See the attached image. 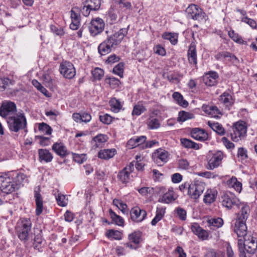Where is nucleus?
<instances>
[{
    "label": "nucleus",
    "instance_id": "f257e3e1",
    "mask_svg": "<svg viewBox=\"0 0 257 257\" xmlns=\"http://www.w3.org/2000/svg\"><path fill=\"white\" fill-rule=\"evenodd\" d=\"M127 28L120 29L112 35L108 36L107 38L99 44L98 51L101 55H105L115 50L127 34Z\"/></svg>",
    "mask_w": 257,
    "mask_h": 257
},
{
    "label": "nucleus",
    "instance_id": "f03ea898",
    "mask_svg": "<svg viewBox=\"0 0 257 257\" xmlns=\"http://www.w3.org/2000/svg\"><path fill=\"white\" fill-rule=\"evenodd\" d=\"M25 176L23 174H18L16 180L7 175L0 176V189L6 194H10L17 190Z\"/></svg>",
    "mask_w": 257,
    "mask_h": 257
},
{
    "label": "nucleus",
    "instance_id": "7ed1b4c3",
    "mask_svg": "<svg viewBox=\"0 0 257 257\" xmlns=\"http://www.w3.org/2000/svg\"><path fill=\"white\" fill-rule=\"evenodd\" d=\"M9 130L11 132L18 133L27 127V121L24 112H19L7 119Z\"/></svg>",
    "mask_w": 257,
    "mask_h": 257
},
{
    "label": "nucleus",
    "instance_id": "20e7f679",
    "mask_svg": "<svg viewBox=\"0 0 257 257\" xmlns=\"http://www.w3.org/2000/svg\"><path fill=\"white\" fill-rule=\"evenodd\" d=\"M237 246L238 251L253 255L257 250V239L251 235L244 236L243 240H238Z\"/></svg>",
    "mask_w": 257,
    "mask_h": 257
},
{
    "label": "nucleus",
    "instance_id": "39448f33",
    "mask_svg": "<svg viewBox=\"0 0 257 257\" xmlns=\"http://www.w3.org/2000/svg\"><path fill=\"white\" fill-rule=\"evenodd\" d=\"M32 222L29 218H22L18 222L16 227L19 238L22 241L26 242L31 237Z\"/></svg>",
    "mask_w": 257,
    "mask_h": 257
},
{
    "label": "nucleus",
    "instance_id": "423d86ee",
    "mask_svg": "<svg viewBox=\"0 0 257 257\" xmlns=\"http://www.w3.org/2000/svg\"><path fill=\"white\" fill-rule=\"evenodd\" d=\"M247 127L243 121H238L234 124L230 133L231 140L233 142H238L241 140L246 134Z\"/></svg>",
    "mask_w": 257,
    "mask_h": 257
},
{
    "label": "nucleus",
    "instance_id": "0eeeda50",
    "mask_svg": "<svg viewBox=\"0 0 257 257\" xmlns=\"http://www.w3.org/2000/svg\"><path fill=\"white\" fill-rule=\"evenodd\" d=\"M187 17L193 20L201 21L205 19L206 14L196 5H189L186 10Z\"/></svg>",
    "mask_w": 257,
    "mask_h": 257
},
{
    "label": "nucleus",
    "instance_id": "6e6552de",
    "mask_svg": "<svg viewBox=\"0 0 257 257\" xmlns=\"http://www.w3.org/2000/svg\"><path fill=\"white\" fill-rule=\"evenodd\" d=\"M222 205L227 209H231L233 206L239 205V200L230 192H224L221 198Z\"/></svg>",
    "mask_w": 257,
    "mask_h": 257
},
{
    "label": "nucleus",
    "instance_id": "1a4fd4ad",
    "mask_svg": "<svg viewBox=\"0 0 257 257\" xmlns=\"http://www.w3.org/2000/svg\"><path fill=\"white\" fill-rule=\"evenodd\" d=\"M205 189V184L197 181L188 185V194L192 199H197L202 194Z\"/></svg>",
    "mask_w": 257,
    "mask_h": 257
},
{
    "label": "nucleus",
    "instance_id": "9d476101",
    "mask_svg": "<svg viewBox=\"0 0 257 257\" xmlns=\"http://www.w3.org/2000/svg\"><path fill=\"white\" fill-rule=\"evenodd\" d=\"M16 104L11 101H4L0 107V115L8 119L17 113Z\"/></svg>",
    "mask_w": 257,
    "mask_h": 257
},
{
    "label": "nucleus",
    "instance_id": "9b49d317",
    "mask_svg": "<svg viewBox=\"0 0 257 257\" xmlns=\"http://www.w3.org/2000/svg\"><path fill=\"white\" fill-rule=\"evenodd\" d=\"M59 70L60 73L67 79H72L76 74L75 69L73 65L69 62H62Z\"/></svg>",
    "mask_w": 257,
    "mask_h": 257
},
{
    "label": "nucleus",
    "instance_id": "f8f14e48",
    "mask_svg": "<svg viewBox=\"0 0 257 257\" xmlns=\"http://www.w3.org/2000/svg\"><path fill=\"white\" fill-rule=\"evenodd\" d=\"M152 158L155 163L159 166H162L168 162L169 153L165 150L159 149L153 153Z\"/></svg>",
    "mask_w": 257,
    "mask_h": 257
},
{
    "label": "nucleus",
    "instance_id": "ddd939ff",
    "mask_svg": "<svg viewBox=\"0 0 257 257\" xmlns=\"http://www.w3.org/2000/svg\"><path fill=\"white\" fill-rule=\"evenodd\" d=\"M104 23L102 19L96 18L92 20L89 26V32L91 36L94 37L101 33L104 28Z\"/></svg>",
    "mask_w": 257,
    "mask_h": 257
},
{
    "label": "nucleus",
    "instance_id": "4468645a",
    "mask_svg": "<svg viewBox=\"0 0 257 257\" xmlns=\"http://www.w3.org/2000/svg\"><path fill=\"white\" fill-rule=\"evenodd\" d=\"M223 154L221 151H217L213 154L208 162L207 169L213 170L218 167L221 163Z\"/></svg>",
    "mask_w": 257,
    "mask_h": 257
},
{
    "label": "nucleus",
    "instance_id": "2eb2a0df",
    "mask_svg": "<svg viewBox=\"0 0 257 257\" xmlns=\"http://www.w3.org/2000/svg\"><path fill=\"white\" fill-rule=\"evenodd\" d=\"M131 219L135 222H140L143 221L146 216L147 212L143 209H141L138 207H135L131 210Z\"/></svg>",
    "mask_w": 257,
    "mask_h": 257
},
{
    "label": "nucleus",
    "instance_id": "dca6fc26",
    "mask_svg": "<svg viewBox=\"0 0 257 257\" xmlns=\"http://www.w3.org/2000/svg\"><path fill=\"white\" fill-rule=\"evenodd\" d=\"M80 9L78 7H74L71 11V18L72 22L70 25V28L72 30L78 29L80 20Z\"/></svg>",
    "mask_w": 257,
    "mask_h": 257
},
{
    "label": "nucleus",
    "instance_id": "f3484780",
    "mask_svg": "<svg viewBox=\"0 0 257 257\" xmlns=\"http://www.w3.org/2000/svg\"><path fill=\"white\" fill-rule=\"evenodd\" d=\"M40 187L38 186L34 190V197L36 204V213L37 215H40L43 210V201L40 194Z\"/></svg>",
    "mask_w": 257,
    "mask_h": 257
},
{
    "label": "nucleus",
    "instance_id": "a211bd4d",
    "mask_svg": "<svg viewBox=\"0 0 257 257\" xmlns=\"http://www.w3.org/2000/svg\"><path fill=\"white\" fill-rule=\"evenodd\" d=\"M238 206L240 210L237 214L236 220L246 222L250 214L249 207L248 205L243 203H239Z\"/></svg>",
    "mask_w": 257,
    "mask_h": 257
},
{
    "label": "nucleus",
    "instance_id": "6ab92c4d",
    "mask_svg": "<svg viewBox=\"0 0 257 257\" xmlns=\"http://www.w3.org/2000/svg\"><path fill=\"white\" fill-rule=\"evenodd\" d=\"M141 233L140 232H134L128 235L129 242L124 245L130 248H136V245L141 241Z\"/></svg>",
    "mask_w": 257,
    "mask_h": 257
},
{
    "label": "nucleus",
    "instance_id": "aec40b11",
    "mask_svg": "<svg viewBox=\"0 0 257 257\" xmlns=\"http://www.w3.org/2000/svg\"><path fill=\"white\" fill-rule=\"evenodd\" d=\"M191 137L198 141H205L208 138L207 133L203 129L200 128H194L191 131Z\"/></svg>",
    "mask_w": 257,
    "mask_h": 257
},
{
    "label": "nucleus",
    "instance_id": "412c9836",
    "mask_svg": "<svg viewBox=\"0 0 257 257\" xmlns=\"http://www.w3.org/2000/svg\"><path fill=\"white\" fill-rule=\"evenodd\" d=\"M234 231L238 237H243L248 236L247 234V227L245 222L236 220L234 227Z\"/></svg>",
    "mask_w": 257,
    "mask_h": 257
},
{
    "label": "nucleus",
    "instance_id": "4be33fe9",
    "mask_svg": "<svg viewBox=\"0 0 257 257\" xmlns=\"http://www.w3.org/2000/svg\"><path fill=\"white\" fill-rule=\"evenodd\" d=\"M218 78V74L215 72L211 71L203 76V81L205 85L212 86L216 84Z\"/></svg>",
    "mask_w": 257,
    "mask_h": 257
},
{
    "label": "nucleus",
    "instance_id": "5701e85b",
    "mask_svg": "<svg viewBox=\"0 0 257 257\" xmlns=\"http://www.w3.org/2000/svg\"><path fill=\"white\" fill-rule=\"evenodd\" d=\"M217 195V191L215 189H207L204 196L203 202L206 204H211L215 201Z\"/></svg>",
    "mask_w": 257,
    "mask_h": 257
},
{
    "label": "nucleus",
    "instance_id": "b1692460",
    "mask_svg": "<svg viewBox=\"0 0 257 257\" xmlns=\"http://www.w3.org/2000/svg\"><path fill=\"white\" fill-rule=\"evenodd\" d=\"M188 59L189 62L191 64H193L195 66L197 65V52L196 46L194 43H192L189 46L188 51Z\"/></svg>",
    "mask_w": 257,
    "mask_h": 257
},
{
    "label": "nucleus",
    "instance_id": "393cba45",
    "mask_svg": "<svg viewBox=\"0 0 257 257\" xmlns=\"http://www.w3.org/2000/svg\"><path fill=\"white\" fill-rule=\"evenodd\" d=\"M52 149L58 155L62 158L69 154L66 147L62 143H54Z\"/></svg>",
    "mask_w": 257,
    "mask_h": 257
},
{
    "label": "nucleus",
    "instance_id": "a878e982",
    "mask_svg": "<svg viewBox=\"0 0 257 257\" xmlns=\"http://www.w3.org/2000/svg\"><path fill=\"white\" fill-rule=\"evenodd\" d=\"M116 153L115 149H104L100 150L98 154V157L101 159L108 160L112 158Z\"/></svg>",
    "mask_w": 257,
    "mask_h": 257
},
{
    "label": "nucleus",
    "instance_id": "bb28decb",
    "mask_svg": "<svg viewBox=\"0 0 257 257\" xmlns=\"http://www.w3.org/2000/svg\"><path fill=\"white\" fill-rule=\"evenodd\" d=\"M39 155L40 161L46 163L51 162L53 158L52 154L46 149L39 150Z\"/></svg>",
    "mask_w": 257,
    "mask_h": 257
},
{
    "label": "nucleus",
    "instance_id": "cd10ccee",
    "mask_svg": "<svg viewBox=\"0 0 257 257\" xmlns=\"http://www.w3.org/2000/svg\"><path fill=\"white\" fill-rule=\"evenodd\" d=\"M174 200L173 191L169 190L163 195L160 196L158 201L161 203H169Z\"/></svg>",
    "mask_w": 257,
    "mask_h": 257
},
{
    "label": "nucleus",
    "instance_id": "c85d7f7f",
    "mask_svg": "<svg viewBox=\"0 0 257 257\" xmlns=\"http://www.w3.org/2000/svg\"><path fill=\"white\" fill-rule=\"evenodd\" d=\"M166 208L164 207H158L156 210L155 217L151 221L152 225H155L160 220H161L165 213Z\"/></svg>",
    "mask_w": 257,
    "mask_h": 257
},
{
    "label": "nucleus",
    "instance_id": "c756f323",
    "mask_svg": "<svg viewBox=\"0 0 257 257\" xmlns=\"http://www.w3.org/2000/svg\"><path fill=\"white\" fill-rule=\"evenodd\" d=\"M227 183L229 187L234 188L238 192H241L242 184L237 180L236 177H232L227 181Z\"/></svg>",
    "mask_w": 257,
    "mask_h": 257
},
{
    "label": "nucleus",
    "instance_id": "7c9ffc66",
    "mask_svg": "<svg viewBox=\"0 0 257 257\" xmlns=\"http://www.w3.org/2000/svg\"><path fill=\"white\" fill-rule=\"evenodd\" d=\"M208 125L214 131L220 136H223L225 134V130L222 125L218 122H212L211 121H208Z\"/></svg>",
    "mask_w": 257,
    "mask_h": 257
},
{
    "label": "nucleus",
    "instance_id": "2f4dec72",
    "mask_svg": "<svg viewBox=\"0 0 257 257\" xmlns=\"http://www.w3.org/2000/svg\"><path fill=\"white\" fill-rule=\"evenodd\" d=\"M111 110L114 112H118L122 107V103L116 98H112L109 101Z\"/></svg>",
    "mask_w": 257,
    "mask_h": 257
},
{
    "label": "nucleus",
    "instance_id": "473e14b6",
    "mask_svg": "<svg viewBox=\"0 0 257 257\" xmlns=\"http://www.w3.org/2000/svg\"><path fill=\"white\" fill-rule=\"evenodd\" d=\"M107 141L106 136L99 134L93 138L92 144L95 148H98Z\"/></svg>",
    "mask_w": 257,
    "mask_h": 257
},
{
    "label": "nucleus",
    "instance_id": "72a5a7b5",
    "mask_svg": "<svg viewBox=\"0 0 257 257\" xmlns=\"http://www.w3.org/2000/svg\"><path fill=\"white\" fill-rule=\"evenodd\" d=\"M204 112L213 117H218V114L220 113L219 110L216 106L208 105L204 107Z\"/></svg>",
    "mask_w": 257,
    "mask_h": 257
},
{
    "label": "nucleus",
    "instance_id": "f704fd0d",
    "mask_svg": "<svg viewBox=\"0 0 257 257\" xmlns=\"http://www.w3.org/2000/svg\"><path fill=\"white\" fill-rule=\"evenodd\" d=\"M180 141L182 145L186 148L194 149L195 150L199 149V145L190 140L183 138L181 139Z\"/></svg>",
    "mask_w": 257,
    "mask_h": 257
},
{
    "label": "nucleus",
    "instance_id": "c9c22d12",
    "mask_svg": "<svg viewBox=\"0 0 257 257\" xmlns=\"http://www.w3.org/2000/svg\"><path fill=\"white\" fill-rule=\"evenodd\" d=\"M45 244V241L42 239L41 233L35 235L33 243L35 249L40 251V249L44 246Z\"/></svg>",
    "mask_w": 257,
    "mask_h": 257
},
{
    "label": "nucleus",
    "instance_id": "e433bc0d",
    "mask_svg": "<svg viewBox=\"0 0 257 257\" xmlns=\"http://www.w3.org/2000/svg\"><path fill=\"white\" fill-rule=\"evenodd\" d=\"M172 97L177 102L180 106L186 107L188 106V102L184 99L183 96L179 92H175L173 93Z\"/></svg>",
    "mask_w": 257,
    "mask_h": 257
},
{
    "label": "nucleus",
    "instance_id": "4c0bfd02",
    "mask_svg": "<svg viewBox=\"0 0 257 257\" xmlns=\"http://www.w3.org/2000/svg\"><path fill=\"white\" fill-rule=\"evenodd\" d=\"M109 215L112 221L117 225L123 226L124 220L122 217L117 215L111 209L109 210Z\"/></svg>",
    "mask_w": 257,
    "mask_h": 257
},
{
    "label": "nucleus",
    "instance_id": "58836bf2",
    "mask_svg": "<svg viewBox=\"0 0 257 257\" xmlns=\"http://www.w3.org/2000/svg\"><path fill=\"white\" fill-rule=\"evenodd\" d=\"M220 100L226 106H230L234 103L232 96L226 92L220 95Z\"/></svg>",
    "mask_w": 257,
    "mask_h": 257
},
{
    "label": "nucleus",
    "instance_id": "ea45409f",
    "mask_svg": "<svg viewBox=\"0 0 257 257\" xmlns=\"http://www.w3.org/2000/svg\"><path fill=\"white\" fill-rule=\"evenodd\" d=\"M194 117V115L193 113L185 111H181L179 112L177 120L179 122H184L188 119H192Z\"/></svg>",
    "mask_w": 257,
    "mask_h": 257
},
{
    "label": "nucleus",
    "instance_id": "a19ab883",
    "mask_svg": "<svg viewBox=\"0 0 257 257\" xmlns=\"http://www.w3.org/2000/svg\"><path fill=\"white\" fill-rule=\"evenodd\" d=\"M117 176L119 180L123 184L128 183L130 180V173L123 169L118 173Z\"/></svg>",
    "mask_w": 257,
    "mask_h": 257
},
{
    "label": "nucleus",
    "instance_id": "79ce46f5",
    "mask_svg": "<svg viewBox=\"0 0 257 257\" xmlns=\"http://www.w3.org/2000/svg\"><path fill=\"white\" fill-rule=\"evenodd\" d=\"M32 84L38 90H39L45 96L47 97H51V94L37 80H33L32 81Z\"/></svg>",
    "mask_w": 257,
    "mask_h": 257
},
{
    "label": "nucleus",
    "instance_id": "37998d69",
    "mask_svg": "<svg viewBox=\"0 0 257 257\" xmlns=\"http://www.w3.org/2000/svg\"><path fill=\"white\" fill-rule=\"evenodd\" d=\"M87 7L90 9H92L93 11H97L99 9L101 5L100 0H86L85 1Z\"/></svg>",
    "mask_w": 257,
    "mask_h": 257
},
{
    "label": "nucleus",
    "instance_id": "c03bdc74",
    "mask_svg": "<svg viewBox=\"0 0 257 257\" xmlns=\"http://www.w3.org/2000/svg\"><path fill=\"white\" fill-rule=\"evenodd\" d=\"M209 226L215 227L217 228L222 226L223 223V220L221 218H211L207 221Z\"/></svg>",
    "mask_w": 257,
    "mask_h": 257
},
{
    "label": "nucleus",
    "instance_id": "a18cd8bd",
    "mask_svg": "<svg viewBox=\"0 0 257 257\" xmlns=\"http://www.w3.org/2000/svg\"><path fill=\"white\" fill-rule=\"evenodd\" d=\"M146 110V108L142 104H138L134 106L133 111V115H140Z\"/></svg>",
    "mask_w": 257,
    "mask_h": 257
},
{
    "label": "nucleus",
    "instance_id": "49530a36",
    "mask_svg": "<svg viewBox=\"0 0 257 257\" xmlns=\"http://www.w3.org/2000/svg\"><path fill=\"white\" fill-rule=\"evenodd\" d=\"M56 199L58 204L61 206H65L67 204L68 200L65 195L58 193L56 195Z\"/></svg>",
    "mask_w": 257,
    "mask_h": 257
},
{
    "label": "nucleus",
    "instance_id": "de8ad7c7",
    "mask_svg": "<svg viewBox=\"0 0 257 257\" xmlns=\"http://www.w3.org/2000/svg\"><path fill=\"white\" fill-rule=\"evenodd\" d=\"M39 130L42 133L46 134L47 135H51L52 133V128L47 124L42 122L39 124L38 127Z\"/></svg>",
    "mask_w": 257,
    "mask_h": 257
},
{
    "label": "nucleus",
    "instance_id": "09e8293b",
    "mask_svg": "<svg viewBox=\"0 0 257 257\" xmlns=\"http://www.w3.org/2000/svg\"><path fill=\"white\" fill-rule=\"evenodd\" d=\"M92 74L94 79L100 80L104 75V71L102 69L97 67L92 71Z\"/></svg>",
    "mask_w": 257,
    "mask_h": 257
},
{
    "label": "nucleus",
    "instance_id": "8fccbe9b",
    "mask_svg": "<svg viewBox=\"0 0 257 257\" xmlns=\"http://www.w3.org/2000/svg\"><path fill=\"white\" fill-rule=\"evenodd\" d=\"M106 235L108 238L115 239H120L121 238V232L117 230H109L106 233Z\"/></svg>",
    "mask_w": 257,
    "mask_h": 257
},
{
    "label": "nucleus",
    "instance_id": "3c124183",
    "mask_svg": "<svg viewBox=\"0 0 257 257\" xmlns=\"http://www.w3.org/2000/svg\"><path fill=\"white\" fill-rule=\"evenodd\" d=\"M124 69V65L122 63H119L115 66L113 69V72L119 76L120 77H123Z\"/></svg>",
    "mask_w": 257,
    "mask_h": 257
},
{
    "label": "nucleus",
    "instance_id": "603ef678",
    "mask_svg": "<svg viewBox=\"0 0 257 257\" xmlns=\"http://www.w3.org/2000/svg\"><path fill=\"white\" fill-rule=\"evenodd\" d=\"M164 39L169 40L170 42L175 45L177 43V36L174 34L165 33L163 35Z\"/></svg>",
    "mask_w": 257,
    "mask_h": 257
},
{
    "label": "nucleus",
    "instance_id": "864d4df0",
    "mask_svg": "<svg viewBox=\"0 0 257 257\" xmlns=\"http://www.w3.org/2000/svg\"><path fill=\"white\" fill-rule=\"evenodd\" d=\"M148 125L150 129H156L160 127L159 120L156 118H151L148 121Z\"/></svg>",
    "mask_w": 257,
    "mask_h": 257
},
{
    "label": "nucleus",
    "instance_id": "5fc2aeb1",
    "mask_svg": "<svg viewBox=\"0 0 257 257\" xmlns=\"http://www.w3.org/2000/svg\"><path fill=\"white\" fill-rule=\"evenodd\" d=\"M113 204L116 206L122 213H124L126 212L127 205L123 203L122 201L118 199H115L113 201Z\"/></svg>",
    "mask_w": 257,
    "mask_h": 257
},
{
    "label": "nucleus",
    "instance_id": "6e6d98bb",
    "mask_svg": "<svg viewBox=\"0 0 257 257\" xmlns=\"http://www.w3.org/2000/svg\"><path fill=\"white\" fill-rule=\"evenodd\" d=\"M73 158L75 162L79 164L83 163L86 160V155L84 154H78L74 153L73 154Z\"/></svg>",
    "mask_w": 257,
    "mask_h": 257
},
{
    "label": "nucleus",
    "instance_id": "4d7b16f0",
    "mask_svg": "<svg viewBox=\"0 0 257 257\" xmlns=\"http://www.w3.org/2000/svg\"><path fill=\"white\" fill-rule=\"evenodd\" d=\"M99 120L103 123L109 124L111 122L112 117L108 114H105L99 116Z\"/></svg>",
    "mask_w": 257,
    "mask_h": 257
},
{
    "label": "nucleus",
    "instance_id": "13d9d810",
    "mask_svg": "<svg viewBox=\"0 0 257 257\" xmlns=\"http://www.w3.org/2000/svg\"><path fill=\"white\" fill-rule=\"evenodd\" d=\"M178 217L182 220H185L186 219V211L184 209L178 207L176 209Z\"/></svg>",
    "mask_w": 257,
    "mask_h": 257
},
{
    "label": "nucleus",
    "instance_id": "bf43d9fd",
    "mask_svg": "<svg viewBox=\"0 0 257 257\" xmlns=\"http://www.w3.org/2000/svg\"><path fill=\"white\" fill-rule=\"evenodd\" d=\"M241 21L247 24L253 29H255L256 27V23L254 20L248 18L247 17H244L241 19Z\"/></svg>",
    "mask_w": 257,
    "mask_h": 257
},
{
    "label": "nucleus",
    "instance_id": "052dcab7",
    "mask_svg": "<svg viewBox=\"0 0 257 257\" xmlns=\"http://www.w3.org/2000/svg\"><path fill=\"white\" fill-rule=\"evenodd\" d=\"M115 3L120 5L121 7L125 8L126 9H132V5L130 2L125 0H114Z\"/></svg>",
    "mask_w": 257,
    "mask_h": 257
},
{
    "label": "nucleus",
    "instance_id": "680f3d73",
    "mask_svg": "<svg viewBox=\"0 0 257 257\" xmlns=\"http://www.w3.org/2000/svg\"><path fill=\"white\" fill-rule=\"evenodd\" d=\"M51 30L54 34L58 36H62L64 34L63 29L59 27H57L52 25L51 26Z\"/></svg>",
    "mask_w": 257,
    "mask_h": 257
},
{
    "label": "nucleus",
    "instance_id": "e2e57ef3",
    "mask_svg": "<svg viewBox=\"0 0 257 257\" xmlns=\"http://www.w3.org/2000/svg\"><path fill=\"white\" fill-rule=\"evenodd\" d=\"M91 11H93V10L88 8V7H87V5L85 3L84 6L82 8L80 9V12L81 13V14L85 17L88 16Z\"/></svg>",
    "mask_w": 257,
    "mask_h": 257
},
{
    "label": "nucleus",
    "instance_id": "0e129e2a",
    "mask_svg": "<svg viewBox=\"0 0 257 257\" xmlns=\"http://www.w3.org/2000/svg\"><path fill=\"white\" fill-rule=\"evenodd\" d=\"M204 257H224L223 255L217 254L216 252L212 249H207Z\"/></svg>",
    "mask_w": 257,
    "mask_h": 257
},
{
    "label": "nucleus",
    "instance_id": "69168bd1",
    "mask_svg": "<svg viewBox=\"0 0 257 257\" xmlns=\"http://www.w3.org/2000/svg\"><path fill=\"white\" fill-rule=\"evenodd\" d=\"M228 36L231 38L234 41L237 43H241L242 40L239 38L238 35L235 34L233 31H230L228 32Z\"/></svg>",
    "mask_w": 257,
    "mask_h": 257
},
{
    "label": "nucleus",
    "instance_id": "338daca9",
    "mask_svg": "<svg viewBox=\"0 0 257 257\" xmlns=\"http://www.w3.org/2000/svg\"><path fill=\"white\" fill-rule=\"evenodd\" d=\"M119 57L113 54L109 56L106 61L107 64H113L119 61Z\"/></svg>",
    "mask_w": 257,
    "mask_h": 257
},
{
    "label": "nucleus",
    "instance_id": "774afa93",
    "mask_svg": "<svg viewBox=\"0 0 257 257\" xmlns=\"http://www.w3.org/2000/svg\"><path fill=\"white\" fill-rule=\"evenodd\" d=\"M221 141L222 142L223 145L225 146L227 149H233L234 147V145L230 142L228 139L226 137H223L221 139Z\"/></svg>",
    "mask_w": 257,
    "mask_h": 257
}]
</instances>
